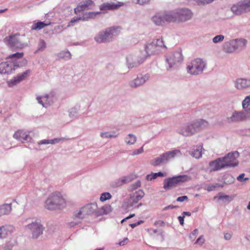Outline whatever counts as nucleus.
<instances>
[{"label": "nucleus", "instance_id": "f257e3e1", "mask_svg": "<svg viewBox=\"0 0 250 250\" xmlns=\"http://www.w3.org/2000/svg\"><path fill=\"white\" fill-rule=\"evenodd\" d=\"M239 155V152L237 151L229 152L223 157L218 158L210 162L209 166L213 171L236 167L238 164L237 158Z\"/></svg>", "mask_w": 250, "mask_h": 250}, {"label": "nucleus", "instance_id": "f03ea898", "mask_svg": "<svg viewBox=\"0 0 250 250\" xmlns=\"http://www.w3.org/2000/svg\"><path fill=\"white\" fill-rule=\"evenodd\" d=\"M25 221L27 224L25 226V229L31 234L33 239H37L43 234L45 228L40 220L28 218Z\"/></svg>", "mask_w": 250, "mask_h": 250}, {"label": "nucleus", "instance_id": "7ed1b4c3", "mask_svg": "<svg viewBox=\"0 0 250 250\" xmlns=\"http://www.w3.org/2000/svg\"><path fill=\"white\" fill-rule=\"evenodd\" d=\"M65 206V201L59 192L52 193L45 202V207L49 210L60 209Z\"/></svg>", "mask_w": 250, "mask_h": 250}, {"label": "nucleus", "instance_id": "20e7f679", "mask_svg": "<svg viewBox=\"0 0 250 250\" xmlns=\"http://www.w3.org/2000/svg\"><path fill=\"white\" fill-rule=\"evenodd\" d=\"M145 193L143 190H139L129 195V197L127 198L124 203L123 207L125 209L130 210L132 208H138L142 206V203L138 204L144 196Z\"/></svg>", "mask_w": 250, "mask_h": 250}, {"label": "nucleus", "instance_id": "39448f33", "mask_svg": "<svg viewBox=\"0 0 250 250\" xmlns=\"http://www.w3.org/2000/svg\"><path fill=\"white\" fill-rule=\"evenodd\" d=\"M206 65L205 61L200 58H196L187 63V71L191 75H199L206 69Z\"/></svg>", "mask_w": 250, "mask_h": 250}, {"label": "nucleus", "instance_id": "423d86ee", "mask_svg": "<svg viewBox=\"0 0 250 250\" xmlns=\"http://www.w3.org/2000/svg\"><path fill=\"white\" fill-rule=\"evenodd\" d=\"M26 63V61L24 59L21 62L7 61L2 62L0 63V74L9 75L17 68L24 66Z\"/></svg>", "mask_w": 250, "mask_h": 250}, {"label": "nucleus", "instance_id": "0eeeda50", "mask_svg": "<svg viewBox=\"0 0 250 250\" xmlns=\"http://www.w3.org/2000/svg\"><path fill=\"white\" fill-rule=\"evenodd\" d=\"M166 62L168 64V70L176 68L182 62L183 57L180 50L167 53L165 56Z\"/></svg>", "mask_w": 250, "mask_h": 250}, {"label": "nucleus", "instance_id": "6e6552de", "mask_svg": "<svg viewBox=\"0 0 250 250\" xmlns=\"http://www.w3.org/2000/svg\"><path fill=\"white\" fill-rule=\"evenodd\" d=\"M180 153V151L178 149L167 151L161 154L159 157L152 160L150 164L154 167L161 166L167 164L171 159L174 158L177 154Z\"/></svg>", "mask_w": 250, "mask_h": 250}, {"label": "nucleus", "instance_id": "1a4fd4ad", "mask_svg": "<svg viewBox=\"0 0 250 250\" xmlns=\"http://www.w3.org/2000/svg\"><path fill=\"white\" fill-rule=\"evenodd\" d=\"M23 37L24 36H21L17 33L6 37L4 40L11 49H21L25 46L22 40Z\"/></svg>", "mask_w": 250, "mask_h": 250}, {"label": "nucleus", "instance_id": "9d476101", "mask_svg": "<svg viewBox=\"0 0 250 250\" xmlns=\"http://www.w3.org/2000/svg\"><path fill=\"white\" fill-rule=\"evenodd\" d=\"M116 29L114 27L108 28L104 31L100 32L94 37L98 43H105L112 41L115 36Z\"/></svg>", "mask_w": 250, "mask_h": 250}, {"label": "nucleus", "instance_id": "9b49d317", "mask_svg": "<svg viewBox=\"0 0 250 250\" xmlns=\"http://www.w3.org/2000/svg\"><path fill=\"white\" fill-rule=\"evenodd\" d=\"M189 179V177L186 175H178L167 178L164 180L163 188L165 189L168 190L176 187L179 183L186 182Z\"/></svg>", "mask_w": 250, "mask_h": 250}, {"label": "nucleus", "instance_id": "f8f14e48", "mask_svg": "<svg viewBox=\"0 0 250 250\" xmlns=\"http://www.w3.org/2000/svg\"><path fill=\"white\" fill-rule=\"evenodd\" d=\"M231 11L236 15L250 11V0H243L234 4L231 7Z\"/></svg>", "mask_w": 250, "mask_h": 250}, {"label": "nucleus", "instance_id": "ddd939ff", "mask_svg": "<svg viewBox=\"0 0 250 250\" xmlns=\"http://www.w3.org/2000/svg\"><path fill=\"white\" fill-rule=\"evenodd\" d=\"M97 208L98 206L96 203H88L82 207L75 216L77 218L83 219L86 216L95 213Z\"/></svg>", "mask_w": 250, "mask_h": 250}, {"label": "nucleus", "instance_id": "4468645a", "mask_svg": "<svg viewBox=\"0 0 250 250\" xmlns=\"http://www.w3.org/2000/svg\"><path fill=\"white\" fill-rule=\"evenodd\" d=\"M144 60L145 57L137 54H129L126 57V65L129 69L138 66Z\"/></svg>", "mask_w": 250, "mask_h": 250}, {"label": "nucleus", "instance_id": "2eb2a0df", "mask_svg": "<svg viewBox=\"0 0 250 250\" xmlns=\"http://www.w3.org/2000/svg\"><path fill=\"white\" fill-rule=\"evenodd\" d=\"M177 22H185L190 20L193 16L192 12L188 8L175 9Z\"/></svg>", "mask_w": 250, "mask_h": 250}, {"label": "nucleus", "instance_id": "dca6fc26", "mask_svg": "<svg viewBox=\"0 0 250 250\" xmlns=\"http://www.w3.org/2000/svg\"><path fill=\"white\" fill-rule=\"evenodd\" d=\"M36 99L39 104H42L43 107L47 108L54 102L55 94L53 91H51L43 96L37 97Z\"/></svg>", "mask_w": 250, "mask_h": 250}, {"label": "nucleus", "instance_id": "f3484780", "mask_svg": "<svg viewBox=\"0 0 250 250\" xmlns=\"http://www.w3.org/2000/svg\"><path fill=\"white\" fill-rule=\"evenodd\" d=\"M150 75L149 74H138L137 77L129 82L128 85L132 88H135L143 85L149 80Z\"/></svg>", "mask_w": 250, "mask_h": 250}, {"label": "nucleus", "instance_id": "a211bd4d", "mask_svg": "<svg viewBox=\"0 0 250 250\" xmlns=\"http://www.w3.org/2000/svg\"><path fill=\"white\" fill-rule=\"evenodd\" d=\"M190 122L183 125L177 129V132L184 136H190L195 133Z\"/></svg>", "mask_w": 250, "mask_h": 250}, {"label": "nucleus", "instance_id": "6ab92c4d", "mask_svg": "<svg viewBox=\"0 0 250 250\" xmlns=\"http://www.w3.org/2000/svg\"><path fill=\"white\" fill-rule=\"evenodd\" d=\"M16 140L22 143L30 142L32 138L30 136L29 132L23 130H18L15 132L13 136Z\"/></svg>", "mask_w": 250, "mask_h": 250}, {"label": "nucleus", "instance_id": "aec40b11", "mask_svg": "<svg viewBox=\"0 0 250 250\" xmlns=\"http://www.w3.org/2000/svg\"><path fill=\"white\" fill-rule=\"evenodd\" d=\"M235 87L238 90H244L250 87V79L237 78L234 81Z\"/></svg>", "mask_w": 250, "mask_h": 250}, {"label": "nucleus", "instance_id": "412c9836", "mask_svg": "<svg viewBox=\"0 0 250 250\" xmlns=\"http://www.w3.org/2000/svg\"><path fill=\"white\" fill-rule=\"evenodd\" d=\"M102 13L101 12H89L84 13L83 16L77 17L76 18L72 19L70 23L73 24V23L77 22L80 20H83V21H88L90 19H93L97 15H99ZM73 25V24H72Z\"/></svg>", "mask_w": 250, "mask_h": 250}, {"label": "nucleus", "instance_id": "4be33fe9", "mask_svg": "<svg viewBox=\"0 0 250 250\" xmlns=\"http://www.w3.org/2000/svg\"><path fill=\"white\" fill-rule=\"evenodd\" d=\"M29 73L30 70H27L22 74H19L16 77H14L13 79L8 82V85L12 87L19 83L27 78Z\"/></svg>", "mask_w": 250, "mask_h": 250}, {"label": "nucleus", "instance_id": "5701e85b", "mask_svg": "<svg viewBox=\"0 0 250 250\" xmlns=\"http://www.w3.org/2000/svg\"><path fill=\"white\" fill-rule=\"evenodd\" d=\"M195 132H197L208 125V123L205 120L198 119L191 122Z\"/></svg>", "mask_w": 250, "mask_h": 250}, {"label": "nucleus", "instance_id": "b1692460", "mask_svg": "<svg viewBox=\"0 0 250 250\" xmlns=\"http://www.w3.org/2000/svg\"><path fill=\"white\" fill-rule=\"evenodd\" d=\"M247 118L246 111H235L230 118L232 122H240L245 120Z\"/></svg>", "mask_w": 250, "mask_h": 250}, {"label": "nucleus", "instance_id": "393cba45", "mask_svg": "<svg viewBox=\"0 0 250 250\" xmlns=\"http://www.w3.org/2000/svg\"><path fill=\"white\" fill-rule=\"evenodd\" d=\"M93 4L92 0H85L80 3L79 5L74 9L75 13L89 9Z\"/></svg>", "mask_w": 250, "mask_h": 250}, {"label": "nucleus", "instance_id": "a878e982", "mask_svg": "<svg viewBox=\"0 0 250 250\" xmlns=\"http://www.w3.org/2000/svg\"><path fill=\"white\" fill-rule=\"evenodd\" d=\"M202 146H193L191 147L188 151L189 154L196 159H199L202 156Z\"/></svg>", "mask_w": 250, "mask_h": 250}, {"label": "nucleus", "instance_id": "bb28decb", "mask_svg": "<svg viewBox=\"0 0 250 250\" xmlns=\"http://www.w3.org/2000/svg\"><path fill=\"white\" fill-rule=\"evenodd\" d=\"M162 12L166 23L177 22L175 10L173 11H165Z\"/></svg>", "mask_w": 250, "mask_h": 250}, {"label": "nucleus", "instance_id": "cd10ccee", "mask_svg": "<svg viewBox=\"0 0 250 250\" xmlns=\"http://www.w3.org/2000/svg\"><path fill=\"white\" fill-rule=\"evenodd\" d=\"M14 230V228L10 225H5L0 227V238H4L10 235Z\"/></svg>", "mask_w": 250, "mask_h": 250}, {"label": "nucleus", "instance_id": "c85d7f7f", "mask_svg": "<svg viewBox=\"0 0 250 250\" xmlns=\"http://www.w3.org/2000/svg\"><path fill=\"white\" fill-rule=\"evenodd\" d=\"M123 5V3L120 2H119L117 4L113 3H104L100 6V9L101 11L115 10L119 8Z\"/></svg>", "mask_w": 250, "mask_h": 250}, {"label": "nucleus", "instance_id": "c756f323", "mask_svg": "<svg viewBox=\"0 0 250 250\" xmlns=\"http://www.w3.org/2000/svg\"><path fill=\"white\" fill-rule=\"evenodd\" d=\"M152 22L158 26H163L166 24L163 12L156 14L151 18Z\"/></svg>", "mask_w": 250, "mask_h": 250}, {"label": "nucleus", "instance_id": "7c9ffc66", "mask_svg": "<svg viewBox=\"0 0 250 250\" xmlns=\"http://www.w3.org/2000/svg\"><path fill=\"white\" fill-rule=\"evenodd\" d=\"M235 50H240L244 48L247 44V41L244 39H236L232 40Z\"/></svg>", "mask_w": 250, "mask_h": 250}, {"label": "nucleus", "instance_id": "2f4dec72", "mask_svg": "<svg viewBox=\"0 0 250 250\" xmlns=\"http://www.w3.org/2000/svg\"><path fill=\"white\" fill-rule=\"evenodd\" d=\"M145 49L146 52L148 56H150L155 53H157L159 51L153 41L150 43L146 44Z\"/></svg>", "mask_w": 250, "mask_h": 250}, {"label": "nucleus", "instance_id": "473e14b6", "mask_svg": "<svg viewBox=\"0 0 250 250\" xmlns=\"http://www.w3.org/2000/svg\"><path fill=\"white\" fill-rule=\"evenodd\" d=\"M232 40H230L229 42H225L223 44V50L226 53H232L234 52L236 50L235 49V46L233 45Z\"/></svg>", "mask_w": 250, "mask_h": 250}, {"label": "nucleus", "instance_id": "72a5a7b5", "mask_svg": "<svg viewBox=\"0 0 250 250\" xmlns=\"http://www.w3.org/2000/svg\"><path fill=\"white\" fill-rule=\"evenodd\" d=\"M12 210L11 203L4 204L0 206V216L9 214Z\"/></svg>", "mask_w": 250, "mask_h": 250}, {"label": "nucleus", "instance_id": "f704fd0d", "mask_svg": "<svg viewBox=\"0 0 250 250\" xmlns=\"http://www.w3.org/2000/svg\"><path fill=\"white\" fill-rule=\"evenodd\" d=\"M50 22H45L44 21H38L32 26L31 29L33 30H41L45 26L50 24Z\"/></svg>", "mask_w": 250, "mask_h": 250}, {"label": "nucleus", "instance_id": "c9c22d12", "mask_svg": "<svg viewBox=\"0 0 250 250\" xmlns=\"http://www.w3.org/2000/svg\"><path fill=\"white\" fill-rule=\"evenodd\" d=\"M80 105L76 104L73 107L71 108L68 110L69 116L70 118L75 117L80 109Z\"/></svg>", "mask_w": 250, "mask_h": 250}, {"label": "nucleus", "instance_id": "e433bc0d", "mask_svg": "<svg viewBox=\"0 0 250 250\" xmlns=\"http://www.w3.org/2000/svg\"><path fill=\"white\" fill-rule=\"evenodd\" d=\"M118 135V133H117L115 131H113L112 132H101L100 136L103 138H116Z\"/></svg>", "mask_w": 250, "mask_h": 250}, {"label": "nucleus", "instance_id": "4c0bfd02", "mask_svg": "<svg viewBox=\"0 0 250 250\" xmlns=\"http://www.w3.org/2000/svg\"><path fill=\"white\" fill-rule=\"evenodd\" d=\"M137 140V137L132 134H129L125 138V142L128 145H133Z\"/></svg>", "mask_w": 250, "mask_h": 250}, {"label": "nucleus", "instance_id": "58836bf2", "mask_svg": "<svg viewBox=\"0 0 250 250\" xmlns=\"http://www.w3.org/2000/svg\"><path fill=\"white\" fill-rule=\"evenodd\" d=\"M164 176V173L162 172H158L157 173H152L150 174H148L146 176V179L148 181H151L153 179L157 178L158 177H163Z\"/></svg>", "mask_w": 250, "mask_h": 250}, {"label": "nucleus", "instance_id": "ea45409f", "mask_svg": "<svg viewBox=\"0 0 250 250\" xmlns=\"http://www.w3.org/2000/svg\"><path fill=\"white\" fill-rule=\"evenodd\" d=\"M59 56L65 61L69 60L71 58V54L68 50L62 51L59 53Z\"/></svg>", "mask_w": 250, "mask_h": 250}, {"label": "nucleus", "instance_id": "a19ab883", "mask_svg": "<svg viewBox=\"0 0 250 250\" xmlns=\"http://www.w3.org/2000/svg\"><path fill=\"white\" fill-rule=\"evenodd\" d=\"M223 179L224 181V184L227 185L232 184L235 181L234 178L229 174L224 175Z\"/></svg>", "mask_w": 250, "mask_h": 250}, {"label": "nucleus", "instance_id": "79ce46f5", "mask_svg": "<svg viewBox=\"0 0 250 250\" xmlns=\"http://www.w3.org/2000/svg\"><path fill=\"white\" fill-rule=\"evenodd\" d=\"M153 42L155 44L156 48L158 49V50L160 48H166V46L165 45L162 39H157L154 40Z\"/></svg>", "mask_w": 250, "mask_h": 250}, {"label": "nucleus", "instance_id": "37998d69", "mask_svg": "<svg viewBox=\"0 0 250 250\" xmlns=\"http://www.w3.org/2000/svg\"><path fill=\"white\" fill-rule=\"evenodd\" d=\"M120 178L123 184L125 185L131 182L133 180L134 177L132 175H130L126 176H123Z\"/></svg>", "mask_w": 250, "mask_h": 250}, {"label": "nucleus", "instance_id": "c03bdc74", "mask_svg": "<svg viewBox=\"0 0 250 250\" xmlns=\"http://www.w3.org/2000/svg\"><path fill=\"white\" fill-rule=\"evenodd\" d=\"M46 44L45 41L40 40L38 43V48L37 51H42L46 48Z\"/></svg>", "mask_w": 250, "mask_h": 250}, {"label": "nucleus", "instance_id": "a18cd8bd", "mask_svg": "<svg viewBox=\"0 0 250 250\" xmlns=\"http://www.w3.org/2000/svg\"><path fill=\"white\" fill-rule=\"evenodd\" d=\"M112 196L109 192H104L103 193L100 197V200L102 202L105 201L107 200L110 199Z\"/></svg>", "mask_w": 250, "mask_h": 250}, {"label": "nucleus", "instance_id": "49530a36", "mask_svg": "<svg viewBox=\"0 0 250 250\" xmlns=\"http://www.w3.org/2000/svg\"><path fill=\"white\" fill-rule=\"evenodd\" d=\"M250 105V95L245 97L242 102V106L244 109L247 108Z\"/></svg>", "mask_w": 250, "mask_h": 250}, {"label": "nucleus", "instance_id": "de8ad7c7", "mask_svg": "<svg viewBox=\"0 0 250 250\" xmlns=\"http://www.w3.org/2000/svg\"><path fill=\"white\" fill-rule=\"evenodd\" d=\"M69 139L66 137H62L59 138H55L50 140V144L54 145L59 143L61 141H64L68 140Z\"/></svg>", "mask_w": 250, "mask_h": 250}, {"label": "nucleus", "instance_id": "09e8293b", "mask_svg": "<svg viewBox=\"0 0 250 250\" xmlns=\"http://www.w3.org/2000/svg\"><path fill=\"white\" fill-rule=\"evenodd\" d=\"M224 39V36L223 35H219L215 36L212 39V42L214 43H217L223 41Z\"/></svg>", "mask_w": 250, "mask_h": 250}, {"label": "nucleus", "instance_id": "8fccbe9b", "mask_svg": "<svg viewBox=\"0 0 250 250\" xmlns=\"http://www.w3.org/2000/svg\"><path fill=\"white\" fill-rule=\"evenodd\" d=\"M124 185L122 182L120 178H119L114 181L112 184V186L113 188L119 187Z\"/></svg>", "mask_w": 250, "mask_h": 250}, {"label": "nucleus", "instance_id": "3c124183", "mask_svg": "<svg viewBox=\"0 0 250 250\" xmlns=\"http://www.w3.org/2000/svg\"><path fill=\"white\" fill-rule=\"evenodd\" d=\"M23 53L22 52H17L9 56V58H15L17 59L21 58L23 57Z\"/></svg>", "mask_w": 250, "mask_h": 250}, {"label": "nucleus", "instance_id": "603ef678", "mask_svg": "<svg viewBox=\"0 0 250 250\" xmlns=\"http://www.w3.org/2000/svg\"><path fill=\"white\" fill-rule=\"evenodd\" d=\"M141 181L138 180L137 182H136L135 183L132 184L130 186V188L131 190H135L137 189L138 188L140 187L141 186Z\"/></svg>", "mask_w": 250, "mask_h": 250}, {"label": "nucleus", "instance_id": "864d4df0", "mask_svg": "<svg viewBox=\"0 0 250 250\" xmlns=\"http://www.w3.org/2000/svg\"><path fill=\"white\" fill-rule=\"evenodd\" d=\"M216 188V184H209L207 185L205 189L208 191H211L215 190Z\"/></svg>", "mask_w": 250, "mask_h": 250}, {"label": "nucleus", "instance_id": "5fc2aeb1", "mask_svg": "<svg viewBox=\"0 0 250 250\" xmlns=\"http://www.w3.org/2000/svg\"><path fill=\"white\" fill-rule=\"evenodd\" d=\"M218 199L220 200H226L230 201L232 200L231 197L227 195H221L218 197Z\"/></svg>", "mask_w": 250, "mask_h": 250}, {"label": "nucleus", "instance_id": "6e6d98bb", "mask_svg": "<svg viewBox=\"0 0 250 250\" xmlns=\"http://www.w3.org/2000/svg\"><path fill=\"white\" fill-rule=\"evenodd\" d=\"M198 233V230L197 229H196L193 230V231L189 235V238L191 240H194Z\"/></svg>", "mask_w": 250, "mask_h": 250}, {"label": "nucleus", "instance_id": "4d7b16f0", "mask_svg": "<svg viewBox=\"0 0 250 250\" xmlns=\"http://www.w3.org/2000/svg\"><path fill=\"white\" fill-rule=\"evenodd\" d=\"M205 239L203 238V236H200L196 241L195 244H200V245L201 246L202 245L204 242H205Z\"/></svg>", "mask_w": 250, "mask_h": 250}, {"label": "nucleus", "instance_id": "13d9d810", "mask_svg": "<svg viewBox=\"0 0 250 250\" xmlns=\"http://www.w3.org/2000/svg\"><path fill=\"white\" fill-rule=\"evenodd\" d=\"M143 151H144V149H143V146H142V147L140 148L139 149H136V150H134L132 155H138V154H140L143 153Z\"/></svg>", "mask_w": 250, "mask_h": 250}, {"label": "nucleus", "instance_id": "bf43d9fd", "mask_svg": "<svg viewBox=\"0 0 250 250\" xmlns=\"http://www.w3.org/2000/svg\"><path fill=\"white\" fill-rule=\"evenodd\" d=\"M37 143L39 145L50 144V140L48 139L42 140L38 142Z\"/></svg>", "mask_w": 250, "mask_h": 250}, {"label": "nucleus", "instance_id": "052dcab7", "mask_svg": "<svg viewBox=\"0 0 250 250\" xmlns=\"http://www.w3.org/2000/svg\"><path fill=\"white\" fill-rule=\"evenodd\" d=\"M188 200V196L186 195H184V196H180V197H178L176 199V201L182 202L185 201H187Z\"/></svg>", "mask_w": 250, "mask_h": 250}, {"label": "nucleus", "instance_id": "680f3d73", "mask_svg": "<svg viewBox=\"0 0 250 250\" xmlns=\"http://www.w3.org/2000/svg\"><path fill=\"white\" fill-rule=\"evenodd\" d=\"M244 176H245L244 173L241 174L240 175H239L237 177V180L240 182H243V181H245L248 179V178H244Z\"/></svg>", "mask_w": 250, "mask_h": 250}, {"label": "nucleus", "instance_id": "e2e57ef3", "mask_svg": "<svg viewBox=\"0 0 250 250\" xmlns=\"http://www.w3.org/2000/svg\"><path fill=\"white\" fill-rule=\"evenodd\" d=\"M178 208V206H174L172 205H170L167 206L165 207L164 208H163V211H166L168 209H171L174 208Z\"/></svg>", "mask_w": 250, "mask_h": 250}, {"label": "nucleus", "instance_id": "0e129e2a", "mask_svg": "<svg viewBox=\"0 0 250 250\" xmlns=\"http://www.w3.org/2000/svg\"><path fill=\"white\" fill-rule=\"evenodd\" d=\"M147 231L150 235H152L153 234L156 233L158 232V230L156 229L149 228L147 229Z\"/></svg>", "mask_w": 250, "mask_h": 250}, {"label": "nucleus", "instance_id": "69168bd1", "mask_svg": "<svg viewBox=\"0 0 250 250\" xmlns=\"http://www.w3.org/2000/svg\"><path fill=\"white\" fill-rule=\"evenodd\" d=\"M232 237V235L230 233H225L224 234V238L226 240H229Z\"/></svg>", "mask_w": 250, "mask_h": 250}, {"label": "nucleus", "instance_id": "338daca9", "mask_svg": "<svg viewBox=\"0 0 250 250\" xmlns=\"http://www.w3.org/2000/svg\"><path fill=\"white\" fill-rule=\"evenodd\" d=\"M128 242V239L127 238H125L123 240L120 242L119 244L120 246H124V245H125L126 244H127Z\"/></svg>", "mask_w": 250, "mask_h": 250}, {"label": "nucleus", "instance_id": "774afa93", "mask_svg": "<svg viewBox=\"0 0 250 250\" xmlns=\"http://www.w3.org/2000/svg\"><path fill=\"white\" fill-rule=\"evenodd\" d=\"M184 218H185V216H179L178 217V219L179 221V223L182 226H183L184 225Z\"/></svg>", "mask_w": 250, "mask_h": 250}]
</instances>
